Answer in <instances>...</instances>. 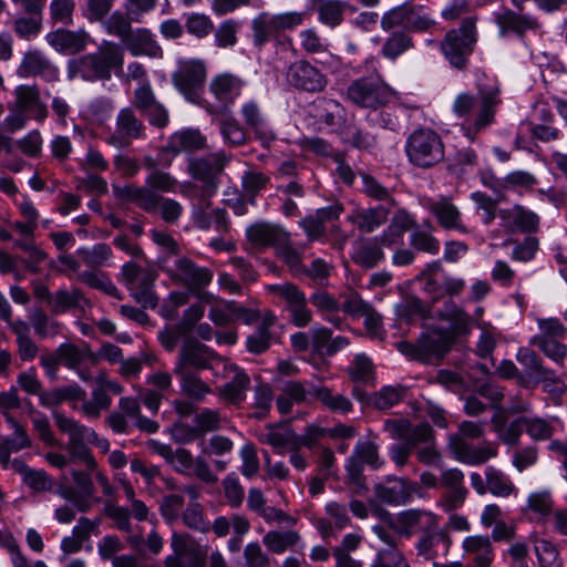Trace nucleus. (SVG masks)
I'll return each instance as SVG.
<instances>
[{"mask_svg":"<svg viewBox=\"0 0 567 567\" xmlns=\"http://www.w3.org/2000/svg\"><path fill=\"white\" fill-rule=\"evenodd\" d=\"M17 72L21 78L40 76L47 82H56L60 79L58 66L37 49L29 50L23 54Z\"/></svg>","mask_w":567,"mask_h":567,"instance_id":"obj_23","label":"nucleus"},{"mask_svg":"<svg viewBox=\"0 0 567 567\" xmlns=\"http://www.w3.org/2000/svg\"><path fill=\"white\" fill-rule=\"evenodd\" d=\"M373 492L381 503L402 506L410 503L414 495H421V487L417 482L408 477L388 475L384 482L374 485Z\"/></svg>","mask_w":567,"mask_h":567,"instance_id":"obj_16","label":"nucleus"},{"mask_svg":"<svg viewBox=\"0 0 567 567\" xmlns=\"http://www.w3.org/2000/svg\"><path fill=\"white\" fill-rule=\"evenodd\" d=\"M413 48V40L405 31H393L384 41L381 54L388 60H395Z\"/></svg>","mask_w":567,"mask_h":567,"instance_id":"obj_51","label":"nucleus"},{"mask_svg":"<svg viewBox=\"0 0 567 567\" xmlns=\"http://www.w3.org/2000/svg\"><path fill=\"white\" fill-rule=\"evenodd\" d=\"M114 194L117 198L136 204L146 213L159 210L161 218L169 225L178 221L183 214V206L173 198L163 197L146 187L125 185L115 187Z\"/></svg>","mask_w":567,"mask_h":567,"instance_id":"obj_4","label":"nucleus"},{"mask_svg":"<svg viewBox=\"0 0 567 567\" xmlns=\"http://www.w3.org/2000/svg\"><path fill=\"white\" fill-rule=\"evenodd\" d=\"M364 465L372 470H379L384 465V460L379 454V445L373 441H358L347 460V484L355 495H364L368 492Z\"/></svg>","mask_w":567,"mask_h":567,"instance_id":"obj_7","label":"nucleus"},{"mask_svg":"<svg viewBox=\"0 0 567 567\" xmlns=\"http://www.w3.org/2000/svg\"><path fill=\"white\" fill-rule=\"evenodd\" d=\"M224 372L231 378L219 388L220 396L230 404L240 405L247 396L250 378L245 370L234 363L223 362Z\"/></svg>","mask_w":567,"mask_h":567,"instance_id":"obj_26","label":"nucleus"},{"mask_svg":"<svg viewBox=\"0 0 567 567\" xmlns=\"http://www.w3.org/2000/svg\"><path fill=\"white\" fill-rule=\"evenodd\" d=\"M498 218L501 219V226L507 234L523 233L530 235L539 229V216L518 204L508 208H499Z\"/></svg>","mask_w":567,"mask_h":567,"instance_id":"obj_17","label":"nucleus"},{"mask_svg":"<svg viewBox=\"0 0 567 567\" xmlns=\"http://www.w3.org/2000/svg\"><path fill=\"white\" fill-rule=\"evenodd\" d=\"M516 360L524 368V372L519 375V382L524 385H528L530 383L534 385L548 369L543 364L540 357L527 347L518 349Z\"/></svg>","mask_w":567,"mask_h":567,"instance_id":"obj_40","label":"nucleus"},{"mask_svg":"<svg viewBox=\"0 0 567 567\" xmlns=\"http://www.w3.org/2000/svg\"><path fill=\"white\" fill-rule=\"evenodd\" d=\"M14 107L29 113L34 120L42 122L48 117V107L40 99L37 85H18L14 90Z\"/></svg>","mask_w":567,"mask_h":567,"instance_id":"obj_31","label":"nucleus"},{"mask_svg":"<svg viewBox=\"0 0 567 567\" xmlns=\"http://www.w3.org/2000/svg\"><path fill=\"white\" fill-rule=\"evenodd\" d=\"M423 205L442 229L462 235L470 234L471 230L463 220V214L451 196L440 195L426 198Z\"/></svg>","mask_w":567,"mask_h":567,"instance_id":"obj_14","label":"nucleus"},{"mask_svg":"<svg viewBox=\"0 0 567 567\" xmlns=\"http://www.w3.org/2000/svg\"><path fill=\"white\" fill-rule=\"evenodd\" d=\"M286 82L299 92L320 93L328 85L327 75L306 59L292 62L286 72Z\"/></svg>","mask_w":567,"mask_h":567,"instance_id":"obj_13","label":"nucleus"},{"mask_svg":"<svg viewBox=\"0 0 567 567\" xmlns=\"http://www.w3.org/2000/svg\"><path fill=\"white\" fill-rule=\"evenodd\" d=\"M268 290L285 302V310L289 312V321L292 324L303 328L312 321V311L308 307L306 293L296 285H271Z\"/></svg>","mask_w":567,"mask_h":567,"instance_id":"obj_12","label":"nucleus"},{"mask_svg":"<svg viewBox=\"0 0 567 567\" xmlns=\"http://www.w3.org/2000/svg\"><path fill=\"white\" fill-rule=\"evenodd\" d=\"M308 244H293L290 238V234L286 237L284 244L277 248V256L285 262L289 268L290 272L295 277L300 276L302 270V252L307 249Z\"/></svg>","mask_w":567,"mask_h":567,"instance_id":"obj_43","label":"nucleus"},{"mask_svg":"<svg viewBox=\"0 0 567 567\" xmlns=\"http://www.w3.org/2000/svg\"><path fill=\"white\" fill-rule=\"evenodd\" d=\"M133 19L127 12L114 11L109 18L102 21V25L107 34L117 37L124 44L133 32Z\"/></svg>","mask_w":567,"mask_h":567,"instance_id":"obj_48","label":"nucleus"},{"mask_svg":"<svg viewBox=\"0 0 567 567\" xmlns=\"http://www.w3.org/2000/svg\"><path fill=\"white\" fill-rule=\"evenodd\" d=\"M299 539L300 536L295 530H270L264 536L262 543L270 551L276 554H282L289 547L296 545L299 542Z\"/></svg>","mask_w":567,"mask_h":567,"instance_id":"obj_57","label":"nucleus"},{"mask_svg":"<svg viewBox=\"0 0 567 567\" xmlns=\"http://www.w3.org/2000/svg\"><path fill=\"white\" fill-rule=\"evenodd\" d=\"M155 451L179 473H184L193 467L195 460L192 453L186 449H177L174 451L172 446L167 444L155 443Z\"/></svg>","mask_w":567,"mask_h":567,"instance_id":"obj_50","label":"nucleus"},{"mask_svg":"<svg viewBox=\"0 0 567 567\" xmlns=\"http://www.w3.org/2000/svg\"><path fill=\"white\" fill-rule=\"evenodd\" d=\"M58 355L64 367L70 370H78L92 354L87 348H80L74 343L64 342L58 347Z\"/></svg>","mask_w":567,"mask_h":567,"instance_id":"obj_55","label":"nucleus"},{"mask_svg":"<svg viewBox=\"0 0 567 567\" xmlns=\"http://www.w3.org/2000/svg\"><path fill=\"white\" fill-rule=\"evenodd\" d=\"M205 137L196 130H185L173 134L168 142V150L178 154L193 152L204 147Z\"/></svg>","mask_w":567,"mask_h":567,"instance_id":"obj_47","label":"nucleus"},{"mask_svg":"<svg viewBox=\"0 0 567 567\" xmlns=\"http://www.w3.org/2000/svg\"><path fill=\"white\" fill-rule=\"evenodd\" d=\"M245 82L237 75L224 72L215 75L209 83V91L223 104L228 105L240 95Z\"/></svg>","mask_w":567,"mask_h":567,"instance_id":"obj_36","label":"nucleus"},{"mask_svg":"<svg viewBox=\"0 0 567 567\" xmlns=\"http://www.w3.org/2000/svg\"><path fill=\"white\" fill-rule=\"evenodd\" d=\"M240 29V22L234 19H228L220 22L217 29L214 30L215 45L219 49L233 48L238 42L237 33Z\"/></svg>","mask_w":567,"mask_h":567,"instance_id":"obj_61","label":"nucleus"},{"mask_svg":"<svg viewBox=\"0 0 567 567\" xmlns=\"http://www.w3.org/2000/svg\"><path fill=\"white\" fill-rule=\"evenodd\" d=\"M487 480V493L496 497H509L517 493V488L507 474L494 466L485 468Z\"/></svg>","mask_w":567,"mask_h":567,"instance_id":"obj_44","label":"nucleus"},{"mask_svg":"<svg viewBox=\"0 0 567 567\" xmlns=\"http://www.w3.org/2000/svg\"><path fill=\"white\" fill-rule=\"evenodd\" d=\"M313 10L318 13V20L330 28L339 27L344 19V11L350 8L348 2L340 0H311Z\"/></svg>","mask_w":567,"mask_h":567,"instance_id":"obj_41","label":"nucleus"},{"mask_svg":"<svg viewBox=\"0 0 567 567\" xmlns=\"http://www.w3.org/2000/svg\"><path fill=\"white\" fill-rule=\"evenodd\" d=\"M452 340L436 331L423 333L415 343L402 340L396 349L406 358L422 363L440 361L450 351Z\"/></svg>","mask_w":567,"mask_h":567,"instance_id":"obj_10","label":"nucleus"},{"mask_svg":"<svg viewBox=\"0 0 567 567\" xmlns=\"http://www.w3.org/2000/svg\"><path fill=\"white\" fill-rule=\"evenodd\" d=\"M451 449L457 461L473 466L484 464L497 455V447L493 444L475 446L458 436L451 440Z\"/></svg>","mask_w":567,"mask_h":567,"instance_id":"obj_29","label":"nucleus"},{"mask_svg":"<svg viewBox=\"0 0 567 567\" xmlns=\"http://www.w3.org/2000/svg\"><path fill=\"white\" fill-rule=\"evenodd\" d=\"M274 390L269 383L259 382L254 388V409L252 416L257 420L265 419L272 406Z\"/></svg>","mask_w":567,"mask_h":567,"instance_id":"obj_58","label":"nucleus"},{"mask_svg":"<svg viewBox=\"0 0 567 567\" xmlns=\"http://www.w3.org/2000/svg\"><path fill=\"white\" fill-rule=\"evenodd\" d=\"M332 266L322 258H316L309 266L303 265L300 276L308 278L318 287H326L329 282Z\"/></svg>","mask_w":567,"mask_h":567,"instance_id":"obj_62","label":"nucleus"},{"mask_svg":"<svg viewBox=\"0 0 567 567\" xmlns=\"http://www.w3.org/2000/svg\"><path fill=\"white\" fill-rule=\"evenodd\" d=\"M391 208L385 205H378L369 208H360L348 216V220L353 224L361 233H373L389 218Z\"/></svg>","mask_w":567,"mask_h":567,"instance_id":"obj_35","label":"nucleus"},{"mask_svg":"<svg viewBox=\"0 0 567 567\" xmlns=\"http://www.w3.org/2000/svg\"><path fill=\"white\" fill-rule=\"evenodd\" d=\"M81 300H83V293L79 289H60L50 298L51 311L54 315L64 313L78 307Z\"/></svg>","mask_w":567,"mask_h":567,"instance_id":"obj_63","label":"nucleus"},{"mask_svg":"<svg viewBox=\"0 0 567 567\" xmlns=\"http://www.w3.org/2000/svg\"><path fill=\"white\" fill-rule=\"evenodd\" d=\"M362 193L373 200L382 202L383 205L390 208L396 206V200L393 197L392 190L383 186L374 176L361 173Z\"/></svg>","mask_w":567,"mask_h":567,"instance_id":"obj_49","label":"nucleus"},{"mask_svg":"<svg viewBox=\"0 0 567 567\" xmlns=\"http://www.w3.org/2000/svg\"><path fill=\"white\" fill-rule=\"evenodd\" d=\"M441 319L451 322V327L456 336H466L471 331V317L455 302L447 300L444 308L437 311Z\"/></svg>","mask_w":567,"mask_h":567,"instance_id":"obj_46","label":"nucleus"},{"mask_svg":"<svg viewBox=\"0 0 567 567\" xmlns=\"http://www.w3.org/2000/svg\"><path fill=\"white\" fill-rule=\"evenodd\" d=\"M405 153L412 165L427 169L443 162L445 147L442 137L435 131L419 128L409 135Z\"/></svg>","mask_w":567,"mask_h":567,"instance_id":"obj_6","label":"nucleus"},{"mask_svg":"<svg viewBox=\"0 0 567 567\" xmlns=\"http://www.w3.org/2000/svg\"><path fill=\"white\" fill-rule=\"evenodd\" d=\"M101 518L91 519L85 516H81L78 519V524L72 529V535L66 536L61 540V550L64 555L79 553L83 544L90 540L92 534L99 533V526Z\"/></svg>","mask_w":567,"mask_h":567,"instance_id":"obj_33","label":"nucleus"},{"mask_svg":"<svg viewBox=\"0 0 567 567\" xmlns=\"http://www.w3.org/2000/svg\"><path fill=\"white\" fill-rule=\"evenodd\" d=\"M440 483L446 488L443 496L445 511H454L461 507L468 493L464 485V473L458 468L445 470L442 472Z\"/></svg>","mask_w":567,"mask_h":567,"instance_id":"obj_28","label":"nucleus"},{"mask_svg":"<svg viewBox=\"0 0 567 567\" xmlns=\"http://www.w3.org/2000/svg\"><path fill=\"white\" fill-rule=\"evenodd\" d=\"M47 42L58 52L72 55L83 51L89 41V34L83 31L58 29L45 35Z\"/></svg>","mask_w":567,"mask_h":567,"instance_id":"obj_30","label":"nucleus"},{"mask_svg":"<svg viewBox=\"0 0 567 567\" xmlns=\"http://www.w3.org/2000/svg\"><path fill=\"white\" fill-rule=\"evenodd\" d=\"M176 269L178 274L174 279L186 286L189 291L200 295L203 289L208 286L214 277L209 268L197 266L188 258H179L176 260Z\"/></svg>","mask_w":567,"mask_h":567,"instance_id":"obj_25","label":"nucleus"},{"mask_svg":"<svg viewBox=\"0 0 567 567\" xmlns=\"http://www.w3.org/2000/svg\"><path fill=\"white\" fill-rule=\"evenodd\" d=\"M495 21L499 28L501 34L508 32L523 38L528 31H536L539 28L538 20L530 14H520L513 10H505L495 16Z\"/></svg>","mask_w":567,"mask_h":567,"instance_id":"obj_34","label":"nucleus"},{"mask_svg":"<svg viewBox=\"0 0 567 567\" xmlns=\"http://www.w3.org/2000/svg\"><path fill=\"white\" fill-rule=\"evenodd\" d=\"M499 94V86L494 84L481 87L480 99L471 93H461L455 97L452 111L462 121L461 130L471 142L494 122L496 109L502 103Z\"/></svg>","mask_w":567,"mask_h":567,"instance_id":"obj_1","label":"nucleus"},{"mask_svg":"<svg viewBox=\"0 0 567 567\" xmlns=\"http://www.w3.org/2000/svg\"><path fill=\"white\" fill-rule=\"evenodd\" d=\"M206 79L207 65L200 59H182L172 73L174 86L193 103L199 100Z\"/></svg>","mask_w":567,"mask_h":567,"instance_id":"obj_11","label":"nucleus"},{"mask_svg":"<svg viewBox=\"0 0 567 567\" xmlns=\"http://www.w3.org/2000/svg\"><path fill=\"white\" fill-rule=\"evenodd\" d=\"M224 361L206 344L196 339H186L179 350L174 369L181 371L213 370Z\"/></svg>","mask_w":567,"mask_h":567,"instance_id":"obj_15","label":"nucleus"},{"mask_svg":"<svg viewBox=\"0 0 567 567\" xmlns=\"http://www.w3.org/2000/svg\"><path fill=\"white\" fill-rule=\"evenodd\" d=\"M145 136V125L131 107L122 109L115 122V131L110 136L109 143L115 147L127 146L133 140Z\"/></svg>","mask_w":567,"mask_h":567,"instance_id":"obj_20","label":"nucleus"},{"mask_svg":"<svg viewBox=\"0 0 567 567\" xmlns=\"http://www.w3.org/2000/svg\"><path fill=\"white\" fill-rule=\"evenodd\" d=\"M555 114L545 103L535 106L529 121L532 136L543 143L555 142L560 137V130L554 125Z\"/></svg>","mask_w":567,"mask_h":567,"instance_id":"obj_27","label":"nucleus"},{"mask_svg":"<svg viewBox=\"0 0 567 567\" xmlns=\"http://www.w3.org/2000/svg\"><path fill=\"white\" fill-rule=\"evenodd\" d=\"M229 157L224 152L210 153L202 157H192L188 161V173L193 178L200 181L203 185H218V178L223 173Z\"/></svg>","mask_w":567,"mask_h":567,"instance_id":"obj_19","label":"nucleus"},{"mask_svg":"<svg viewBox=\"0 0 567 567\" xmlns=\"http://www.w3.org/2000/svg\"><path fill=\"white\" fill-rule=\"evenodd\" d=\"M422 284V290L434 303L444 297L458 296L465 288V281L446 275L441 261H432L416 276Z\"/></svg>","mask_w":567,"mask_h":567,"instance_id":"obj_9","label":"nucleus"},{"mask_svg":"<svg viewBox=\"0 0 567 567\" xmlns=\"http://www.w3.org/2000/svg\"><path fill=\"white\" fill-rule=\"evenodd\" d=\"M340 134L344 144L359 151H371L377 146V137L363 128L347 126Z\"/></svg>","mask_w":567,"mask_h":567,"instance_id":"obj_53","label":"nucleus"},{"mask_svg":"<svg viewBox=\"0 0 567 567\" xmlns=\"http://www.w3.org/2000/svg\"><path fill=\"white\" fill-rule=\"evenodd\" d=\"M125 47L134 56L162 58L163 55L161 45L155 40L151 30L146 28H138L133 31L125 42Z\"/></svg>","mask_w":567,"mask_h":567,"instance_id":"obj_38","label":"nucleus"},{"mask_svg":"<svg viewBox=\"0 0 567 567\" xmlns=\"http://www.w3.org/2000/svg\"><path fill=\"white\" fill-rule=\"evenodd\" d=\"M252 43L261 50L269 41H279L280 34L277 29L274 16L261 12L251 21Z\"/></svg>","mask_w":567,"mask_h":567,"instance_id":"obj_42","label":"nucleus"},{"mask_svg":"<svg viewBox=\"0 0 567 567\" xmlns=\"http://www.w3.org/2000/svg\"><path fill=\"white\" fill-rule=\"evenodd\" d=\"M316 400L332 413L347 414L352 411L353 405L349 398L333 391L327 386H318Z\"/></svg>","mask_w":567,"mask_h":567,"instance_id":"obj_52","label":"nucleus"},{"mask_svg":"<svg viewBox=\"0 0 567 567\" xmlns=\"http://www.w3.org/2000/svg\"><path fill=\"white\" fill-rule=\"evenodd\" d=\"M436 524L435 516L423 509H406L401 512L396 518V530L401 536L406 538L420 529L422 533L425 528Z\"/></svg>","mask_w":567,"mask_h":567,"instance_id":"obj_37","label":"nucleus"},{"mask_svg":"<svg viewBox=\"0 0 567 567\" xmlns=\"http://www.w3.org/2000/svg\"><path fill=\"white\" fill-rule=\"evenodd\" d=\"M427 230L421 229L419 226L412 231L410 236V246L417 251L436 255L440 251V241L432 235V226L425 221Z\"/></svg>","mask_w":567,"mask_h":567,"instance_id":"obj_56","label":"nucleus"},{"mask_svg":"<svg viewBox=\"0 0 567 567\" xmlns=\"http://www.w3.org/2000/svg\"><path fill=\"white\" fill-rule=\"evenodd\" d=\"M72 477L75 487L69 486L63 488L61 496L72 503L79 512H90L92 508L91 498L95 493L91 475L83 471L73 470Z\"/></svg>","mask_w":567,"mask_h":567,"instance_id":"obj_24","label":"nucleus"},{"mask_svg":"<svg viewBox=\"0 0 567 567\" xmlns=\"http://www.w3.org/2000/svg\"><path fill=\"white\" fill-rule=\"evenodd\" d=\"M435 25V21L424 12L422 6L409 1L405 32H426Z\"/></svg>","mask_w":567,"mask_h":567,"instance_id":"obj_59","label":"nucleus"},{"mask_svg":"<svg viewBox=\"0 0 567 567\" xmlns=\"http://www.w3.org/2000/svg\"><path fill=\"white\" fill-rule=\"evenodd\" d=\"M464 554L475 567H491L494 560L493 546L487 536H468L463 540Z\"/></svg>","mask_w":567,"mask_h":567,"instance_id":"obj_39","label":"nucleus"},{"mask_svg":"<svg viewBox=\"0 0 567 567\" xmlns=\"http://www.w3.org/2000/svg\"><path fill=\"white\" fill-rule=\"evenodd\" d=\"M289 233L280 225L270 221H256L247 227L248 243L258 250L277 248L284 244Z\"/></svg>","mask_w":567,"mask_h":567,"instance_id":"obj_21","label":"nucleus"},{"mask_svg":"<svg viewBox=\"0 0 567 567\" xmlns=\"http://www.w3.org/2000/svg\"><path fill=\"white\" fill-rule=\"evenodd\" d=\"M173 554L165 559V567H202L204 556L199 546L186 534L174 533L171 540Z\"/></svg>","mask_w":567,"mask_h":567,"instance_id":"obj_18","label":"nucleus"},{"mask_svg":"<svg viewBox=\"0 0 567 567\" xmlns=\"http://www.w3.org/2000/svg\"><path fill=\"white\" fill-rule=\"evenodd\" d=\"M477 41L475 19L466 18L461 25L449 30L440 43V50L449 64L465 71Z\"/></svg>","mask_w":567,"mask_h":567,"instance_id":"obj_3","label":"nucleus"},{"mask_svg":"<svg viewBox=\"0 0 567 567\" xmlns=\"http://www.w3.org/2000/svg\"><path fill=\"white\" fill-rule=\"evenodd\" d=\"M452 540L449 533L434 526L427 527L420 535L415 543L417 556L423 557L425 560H434L439 556H447Z\"/></svg>","mask_w":567,"mask_h":567,"instance_id":"obj_22","label":"nucleus"},{"mask_svg":"<svg viewBox=\"0 0 567 567\" xmlns=\"http://www.w3.org/2000/svg\"><path fill=\"white\" fill-rule=\"evenodd\" d=\"M383 258L382 245L375 237L361 245L353 254V261L368 269L375 267Z\"/></svg>","mask_w":567,"mask_h":567,"instance_id":"obj_54","label":"nucleus"},{"mask_svg":"<svg viewBox=\"0 0 567 567\" xmlns=\"http://www.w3.org/2000/svg\"><path fill=\"white\" fill-rule=\"evenodd\" d=\"M396 315L408 322L416 318L425 319L432 317L430 308L419 297L414 296L406 297L396 305Z\"/></svg>","mask_w":567,"mask_h":567,"instance_id":"obj_60","label":"nucleus"},{"mask_svg":"<svg viewBox=\"0 0 567 567\" xmlns=\"http://www.w3.org/2000/svg\"><path fill=\"white\" fill-rule=\"evenodd\" d=\"M219 131L224 142L231 147L243 146L247 143L248 135L245 128L235 118L221 120Z\"/></svg>","mask_w":567,"mask_h":567,"instance_id":"obj_64","label":"nucleus"},{"mask_svg":"<svg viewBox=\"0 0 567 567\" xmlns=\"http://www.w3.org/2000/svg\"><path fill=\"white\" fill-rule=\"evenodd\" d=\"M241 115L246 125L252 130L255 137L261 142L264 147L269 148L276 141V134L268 125L258 104L252 101L245 103L241 107Z\"/></svg>","mask_w":567,"mask_h":567,"instance_id":"obj_32","label":"nucleus"},{"mask_svg":"<svg viewBox=\"0 0 567 567\" xmlns=\"http://www.w3.org/2000/svg\"><path fill=\"white\" fill-rule=\"evenodd\" d=\"M52 416L59 431L69 436L65 450L70 455V461L82 462L89 470H94L96 462L87 443H90V440L96 439L95 431L59 411H54Z\"/></svg>","mask_w":567,"mask_h":567,"instance_id":"obj_5","label":"nucleus"},{"mask_svg":"<svg viewBox=\"0 0 567 567\" xmlns=\"http://www.w3.org/2000/svg\"><path fill=\"white\" fill-rule=\"evenodd\" d=\"M124 50L112 41H103L93 53L84 54L68 62V79L78 76L84 81H107L112 73L116 75L123 72Z\"/></svg>","mask_w":567,"mask_h":567,"instance_id":"obj_2","label":"nucleus"},{"mask_svg":"<svg viewBox=\"0 0 567 567\" xmlns=\"http://www.w3.org/2000/svg\"><path fill=\"white\" fill-rule=\"evenodd\" d=\"M346 95L355 106L378 110L393 100L394 91L380 75H370L352 81Z\"/></svg>","mask_w":567,"mask_h":567,"instance_id":"obj_8","label":"nucleus"},{"mask_svg":"<svg viewBox=\"0 0 567 567\" xmlns=\"http://www.w3.org/2000/svg\"><path fill=\"white\" fill-rule=\"evenodd\" d=\"M174 374L178 377L182 392L195 401H203L206 394L210 393L207 385L195 371H181L174 369Z\"/></svg>","mask_w":567,"mask_h":567,"instance_id":"obj_45","label":"nucleus"}]
</instances>
